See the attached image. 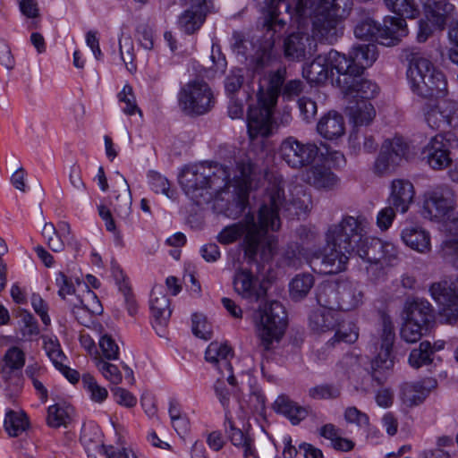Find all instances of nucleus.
Wrapping results in <instances>:
<instances>
[{"label":"nucleus","instance_id":"1","mask_svg":"<svg viewBox=\"0 0 458 458\" xmlns=\"http://www.w3.org/2000/svg\"><path fill=\"white\" fill-rule=\"evenodd\" d=\"M284 188L279 183L272 184L258 214L248 213L235 224L225 226L217 235L222 244H230L244 235L242 247L244 258L249 262H267L277 249V239L268 231H277L281 226L279 212L288 209Z\"/></svg>","mask_w":458,"mask_h":458},{"label":"nucleus","instance_id":"2","mask_svg":"<svg viewBox=\"0 0 458 458\" xmlns=\"http://www.w3.org/2000/svg\"><path fill=\"white\" fill-rule=\"evenodd\" d=\"M252 165L250 162L236 164L233 176L225 165L217 163H199L185 165L178 175L179 184L184 193L197 205L209 202L213 192L219 193L233 182L240 189V195L234 201L235 213H226L227 216L237 217L246 208V192L250 184Z\"/></svg>","mask_w":458,"mask_h":458},{"label":"nucleus","instance_id":"3","mask_svg":"<svg viewBox=\"0 0 458 458\" xmlns=\"http://www.w3.org/2000/svg\"><path fill=\"white\" fill-rule=\"evenodd\" d=\"M352 0H298L300 16H310L313 36L334 44L343 34L342 20L352 9Z\"/></svg>","mask_w":458,"mask_h":458},{"label":"nucleus","instance_id":"4","mask_svg":"<svg viewBox=\"0 0 458 458\" xmlns=\"http://www.w3.org/2000/svg\"><path fill=\"white\" fill-rule=\"evenodd\" d=\"M356 228L352 216L328 227L326 233L327 249L322 256L311 260L314 270L324 275L338 274L346 269L348 261L353 256L352 245L350 243L357 234H352Z\"/></svg>","mask_w":458,"mask_h":458},{"label":"nucleus","instance_id":"5","mask_svg":"<svg viewBox=\"0 0 458 458\" xmlns=\"http://www.w3.org/2000/svg\"><path fill=\"white\" fill-rule=\"evenodd\" d=\"M286 78V69L270 72L259 84L258 103L248 112L247 126L250 139L267 137L274 127L273 113Z\"/></svg>","mask_w":458,"mask_h":458},{"label":"nucleus","instance_id":"6","mask_svg":"<svg viewBox=\"0 0 458 458\" xmlns=\"http://www.w3.org/2000/svg\"><path fill=\"white\" fill-rule=\"evenodd\" d=\"M409 63L407 77L412 91L421 98H438L447 90L444 73L436 68L429 59L414 49L407 50Z\"/></svg>","mask_w":458,"mask_h":458},{"label":"nucleus","instance_id":"7","mask_svg":"<svg viewBox=\"0 0 458 458\" xmlns=\"http://www.w3.org/2000/svg\"><path fill=\"white\" fill-rule=\"evenodd\" d=\"M352 221L356 225L352 234L358 236L354 238V241L351 240L350 242L352 245L353 255L358 256L367 263L379 265L381 267L394 266L398 259L395 246L377 238L367 236L365 229L367 221L364 217L352 216Z\"/></svg>","mask_w":458,"mask_h":458},{"label":"nucleus","instance_id":"8","mask_svg":"<svg viewBox=\"0 0 458 458\" xmlns=\"http://www.w3.org/2000/svg\"><path fill=\"white\" fill-rule=\"evenodd\" d=\"M268 9V15L263 23V36L255 54L257 68H262L268 64L275 56L273 51L276 42V35L280 34L284 29L287 21L281 17L282 12L289 16L290 4L286 0H256Z\"/></svg>","mask_w":458,"mask_h":458},{"label":"nucleus","instance_id":"9","mask_svg":"<svg viewBox=\"0 0 458 458\" xmlns=\"http://www.w3.org/2000/svg\"><path fill=\"white\" fill-rule=\"evenodd\" d=\"M287 325L284 307L276 301L260 306L255 315L256 334L259 345L269 351L274 342H279Z\"/></svg>","mask_w":458,"mask_h":458},{"label":"nucleus","instance_id":"10","mask_svg":"<svg viewBox=\"0 0 458 458\" xmlns=\"http://www.w3.org/2000/svg\"><path fill=\"white\" fill-rule=\"evenodd\" d=\"M179 104L188 114L201 115L208 113L215 106L213 90L202 80L186 83L179 92Z\"/></svg>","mask_w":458,"mask_h":458},{"label":"nucleus","instance_id":"11","mask_svg":"<svg viewBox=\"0 0 458 458\" xmlns=\"http://www.w3.org/2000/svg\"><path fill=\"white\" fill-rule=\"evenodd\" d=\"M414 156L412 148L402 137L386 140L374 163V172L383 176L393 173L403 160Z\"/></svg>","mask_w":458,"mask_h":458},{"label":"nucleus","instance_id":"12","mask_svg":"<svg viewBox=\"0 0 458 458\" xmlns=\"http://www.w3.org/2000/svg\"><path fill=\"white\" fill-rule=\"evenodd\" d=\"M348 68L346 56L335 50H330L327 55H318L310 64L303 67V77L310 84L325 83L329 73L335 70L337 76L344 74Z\"/></svg>","mask_w":458,"mask_h":458},{"label":"nucleus","instance_id":"13","mask_svg":"<svg viewBox=\"0 0 458 458\" xmlns=\"http://www.w3.org/2000/svg\"><path fill=\"white\" fill-rule=\"evenodd\" d=\"M458 147L455 134L448 131L431 138L423 148V159L435 170H442L451 163L450 151Z\"/></svg>","mask_w":458,"mask_h":458},{"label":"nucleus","instance_id":"14","mask_svg":"<svg viewBox=\"0 0 458 458\" xmlns=\"http://www.w3.org/2000/svg\"><path fill=\"white\" fill-rule=\"evenodd\" d=\"M394 337L395 335L392 322L384 319L381 332L378 336L373 339V343L370 346L373 353L376 355L373 361L374 372L372 373V378L377 381L378 385L383 384V381L377 376V369H389L394 364L392 360V349Z\"/></svg>","mask_w":458,"mask_h":458},{"label":"nucleus","instance_id":"15","mask_svg":"<svg viewBox=\"0 0 458 458\" xmlns=\"http://www.w3.org/2000/svg\"><path fill=\"white\" fill-rule=\"evenodd\" d=\"M279 153L290 167L300 169L315 160L318 147L314 143L303 144L293 137H288L282 141Z\"/></svg>","mask_w":458,"mask_h":458},{"label":"nucleus","instance_id":"16","mask_svg":"<svg viewBox=\"0 0 458 458\" xmlns=\"http://www.w3.org/2000/svg\"><path fill=\"white\" fill-rule=\"evenodd\" d=\"M361 75L344 72L336 78V84L341 89L344 98L350 101H369L378 93V86L375 82L362 78Z\"/></svg>","mask_w":458,"mask_h":458},{"label":"nucleus","instance_id":"17","mask_svg":"<svg viewBox=\"0 0 458 458\" xmlns=\"http://www.w3.org/2000/svg\"><path fill=\"white\" fill-rule=\"evenodd\" d=\"M454 205V193L448 187H439L426 194L424 216L430 219L444 217Z\"/></svg>","mask_w":458,"mask_h":458},{"label":"nucleus","instance_id":"18","mask_svg":"<svg viewBox=\"0 0 458 458\" xmlns=\"http://www.w3.org/2000/svg\"><path fill=\"white\" fill-rule=\"evenodd\" d=\"M437 386V381L433 377H425L415 382H405L400 386L399 398L406 407L418 406L425 402Z\"/></svg>","mask_w":458,"mask_h":458},{"label":"nucleus","instance_id":"19","mask_svg":"<svg viewBox=\"0 0 458 458\" xmlns=\"http://www.w3.org/2000/svg\"><path fill=\"white\" fill-rule=\"evenodd\" d=\"M425 118L428 124L434 129L458 128V102L443 99L426 113Z\"/></svg>","mask_w":458,"mask_h":458},{"label":"nucleus","instance_id":"20","mask_svg":"<svg viewBox=\"0 0 458 458\" xmlns=\"http://www.w3.org/2000/svg\"><path fill=\"white\" fill-rule=\"evenodd\" d=\"M316 41L307 32H293L284 39V55L290 61H301L316 51Z\"/></svg>","mask_w":458,"mask_h":458},{"label":"nucleus","instance_id":"21","mask_svg":"<svg viewBox=\"0 0 458 458\" xmlns=\"http://www.w3.org/2000/svg\"><path fill=\"white\" fill-rule=\"evenodd\" d=\"M233 285L237 294L251 302L259 301L266 294V290L260 284L259 278L247 268L236 269Z\"/></svg>","mask_w":458,"mask_h":458},{"label":"nucleus","instance_id":"22","mask_svg":"<svg viewBox=\"0 0 458 458\" xmlns=\"http://www.w3.org/2000/svg\"><path fill=\"white\" fill-rule=\"evenodd\" d=\"M25 363V354L18 347L9 348L4 356V365L2 367V377L6 381H13L8 386L11 388L13 385V389H10L12 392L10 395L17 394L21 388V369Z\"/></svg>","mask_w":458,"mask_h":458},{"label":"nucleus","instance_id":"23","mask_svg":"<svg viewBox=\"0 0 458 458\" xmlns=\"http://www.w3.org/2000/svg\"><path fill=\"white\" fill-rule=\"evenodd\" d=\"M430 294L440 306L439 319L442 323L454 325L458 321V299L450 297L442 283H434L429 288Z\"/></svg>","mask_w":458,"mask_h":458},{"label":"nucleus","instance_id":"24","mask_svg":"<svg viewBox=\"0 0 458 458\" xmlns=\"http://www.w3.org/2000/svg\"><path fill=\"white\" fill-rule=\"evenodd\" d=\"M377 57V46L373 43L359 44L352 47L346 57L348 68L344 72L362 74Z\"/></svg>","mask_w":458,"mask_h":458},{"label":"nucleus","instance_id":"25","mask_svg":"<svg viewBox=\"0 0 458 458\" xmlns=\"http://www.w3.org/2000/svg\"><path fill=\"white\" fill-rule=\"evenodd\" d=\"M232 356V349L227 344L212 342L208 346L205 352V359L208 362L216 365L218 372L226 371L227 383L235 387L237 385L236 378L233 374V368L228 360Z\"/></svg>","mask_w":458,"mask_h":458},{"label":"nucleus","instance_id":"26","mask_svg":"<svg viewBox=\"0 0 458 458\" xmlns=\"http://www.w3.org/2000/svg\"><path fill=\"white\" fill-rule=\"evenodd\" d=\"M414 198V188L411 182L403 179L394 180L391 183L387 205L394 207L397 212L404 214L408 211Z\"/></svg>","mask_w":458,"mask_h":458},{"label":"nucleus","instance_id":"27","mask_svg":"<svg viewBox=\"0 0 458 458\" xmlns=\"http://www.w3.org/2000/svg\"><path fill=\"white\" fill-rule=\"evenodd\" d=\"M404 18L387 16L384 19L383 25L379 24L380 44L386 47L394 46L407 35V24Z\"/></svg>","mask_w":458,"mask_h":458},{"label":"nucleus","instance_id":"28","mask_svg":"<svg viewBox=\"0 0 458 458\" xmlns=\"http://www.w3.org/2000/svg\"><path fill=\"white\" fill-rule=\"evenodd\" d=\"M304 181L318 190L333 191L339 184V178L329 167L322 165H312L306 170Z\"/></svg>","mask_w":458,"mask_h":458},{"label":"nucleus","instance_id":"29","mask_svg":"<svg viewBox=\"0 0 458 458\" xmlns=\"http://www.w3.org/2000/svg\"><path fill=\"white\" fill-rule=\"evenodd\" d=\"M406 319L428 328L434 321V310L431 304L424 299H414L405 305Z\"/></svg>","mask_w":458,"mask_h":458},{"label":"nucleus","instance_id":"30","mask_svg":"<svg viewBox=\"0 0 458 458\" xmlns=\"http://www.w3.org/2000/svg\"><path fill=\"white\" fill-rule=\"evenodd\" d=\"M346 112L355 129L369 125L376 116L374 106L366 100L350 101Z\"/></svg>","mask_w":458,"mask_h":458},{"label":"nucleus","instance_id":"31","mask_svg":"<svg viewBox=\"0 0 458 458\" xmlns=\"http://www.w3.org/2000/svg\"><path fill=\"white\" fill-rule=\"evenodd\" d=\"M273 409L289 419L293 425H298L309 414L307 407L299 405L285 394H281L276 399Z\"/></svg>","mask_w":458,"mask_h":458},{"label":"nucleus","instance_id":"32","mask_svg":"<svg viewBox=\"0 0 458 458\" xmlns=\"http://www.w3.org/2000/svg\"><path fill=\"white\" fill-rule=\"evenodd\" d=\"M150 310L155 321L160 325H166L171 317L170 300L165 294L163 286H155L151 292Z\"/></svg>","mask_w":458,"mask_h":458},{"label":"nucleus","instance_id":"33","mask_svg":"<svg viewBox=\"0 0 458 458\" xmlns=\"http://www.w3.org/2000/svg\"><path fill=\"white\" fill-rule=\"evenodd\" d=\"M424 8L427 20L440 30L445 28L447 18L454 11V5L447 0H428Z\"/></svg>","mask_w":458,"mask_h":458},{"label":"nucleus","instance_id":"34","mask_svg":"<svg viewBox=\"0 0 458 458\" xmlns=\"http://www.w3.org/2000/svg\"><path fill=\"white\" fill-rule=\"evenodd\" d=\"M339 310H351L359 306L362 292L357 283L350 280L338 281Z\"/></svg>","mask_w":458,"mask_h":458},{"label":"nucleus","instance_id":"35","mask_svg":"<svg viewBox=\"0 0 458 458\" xmlns=\"http://www.w3.org/2000/svg\"><path fill=\"white\" fill-rule=\"evenodd\" d=\"M344 121L341 114L335 111L328 112L319 120L317 130L327 140H335L344 133Z\"/></svg>","mask_w":458,"mask_h":458},{"label":"nucleus","instance_id":"36","mask_svg":"<svg viewBox=\"0 0 458 458\" xmlns=\"http://www.w3.org/2000/svg\"><path fill=\"white\" fill-rule=\"evenodd\" d=\"M403 242L411 249L425 253L430 250L429 233L418 225H409L402 232Z\"/></svg>","mask_w":458,"mask_h":458},{"label":"nucleus","instance_id":"37","mask_svg":"<svg viewBox=\"0 0 458 458\" xmlns=\"http://www.w3.org/2000/svg\"><path fill=\"white\" fill-rule=\"evenodd\" d=\"M225 428L232 444L242 449L244 458L250 456L257 458L253 446V439L249 434L243 433L241 429L235 428L233 422L229 419H226L225 422Z\"/></svg>","mask_w":458,"mask_h":458},{"label":"nucleus","instance_id":"38","mask_svg":"<svg viewBox=\"0 0 458 458\" xmlns=\"http://www.w3.org/2000/svg\"><path fill=\"white\" fill-rule=\"evenodd\" d=\"M339 321L336 311L318 309L310 316V327L316 333H326L335 330Z\"/></svg>","mask_w":458,"mask_h":458},{"label":"nucleus","instance_id":"39","mask_svg":"<svg viewBox=\"0 0 458 458\" xmlns=\"http://www.w3.org/2000/svg\"><path fill=\"white\" fill-rule=\"evenodd\" d=\"M318 303L321 309L336 311L339 310L338 281L326 283L318 286L317 293Z\"/></svg>","mask_w":458,"mask_h":458},{"label":"nucleus","instance_id":"40","mask_svg":"<svg viewBox=\"0 0 458 458\" xmlns=\"http://www.w3.org/2000/svg\"><path fill=\"white\" fill-rule=\"evenodd\" d=\"M349 147L355 154L360 151L373 153L377 149L378 145L372 134L354 129L349 136Z\"/></svg>","mask_w":458,"mask_h":458},{"label":"nucleus","instance_id":"41","mask_svg":"<svg viewBox=\"0 0 458 458\" xmlns=\"http://www.w3.org/2000/svg\"><path fill=\"white\" fill-rule=\"evenodd\" d=\"M116 174L120 177L122 182L121 192L115 196V202L111 204L114 207V210L116 215L119 217L125 219L131 213V194L130 186L124 176L119 172H116Z\"/></svg>","mask_w":458,"mask_h":458},{"label":"nucleus","instance_id":"42","mask_svg":"<svg viewBox=\"0 0 458 458\" xmlns=\"http://www.w3.org/2000/svg\"><path fill=\"white\" fill-rule=\"evenodd\" d=\"M314 285V277L308 273L298 274L289 284L290 296L293 301L304 299Z\"/></svg>","mask_w":458,"mask_h":458},{"label":"nucleus","instance_id":"43","mask_svg":"<svg viewBox=\"0 0 458 458\" xmlns=\"http://www.w3.org/2000/svg\"><path fill=\"white\" fill-rule=\"evenodd\" d=\"M205 20L203 13L188 8L179 16L177 23L181 30L190 35L199 30Z\"/></svg>","mask_w":458,"mask_h":458},{"label":"nucleus","instance_id":"44","mask_svg":"<svg viewBox=\"0 0 458 458\" xmlns=\"http://www.w3.org/2000/svg\"><path fill=\"white\" fill-rule=\"evenodd\" d=\"M335 334L327 344L334 346L337 343L352 344L357 341L359 337V330L357 326L352 322H344L342 324L337 322Z\"/></svg>","mask_w":458,"mask_h":458},{"label":"nucleus","instance_id":"45","mask_svg":"<svg viewBox=\"0 0 458 458\" xmlns=\"http://www.w3.org/2000/svg\"><path fill=\"white\" fill-rule=\"evenodd\" d=\"M28 426L29 422L25 413H17L13 411L6 413L4 428L9 436L18 437L21 432L26 430Z\"/></svg>","mask_w":458,"mask_h":458},{"label":"nucleus","instance_id":"46","mask_svg":"<svg viewBox=\"0 0 458 458\" xmlns=\"http://www.w3.org/2000/svg\"><path fill=\"white\" fill-rule=\"evenodd\" d=\"M433 350L428 341H423L420 344L419 348L413 349L409 356V363L411 367L419 369L424 365L430 364L432 361L431 355Z\"/></svg>","mask_w":458,"mask_h":458},{"label":"nucleus","instance_id":"47","mask_svg":"<svg viewBox=\"0 0 458 458\" xmlns=\"http://www.w3.org/2000/svg\"><path fill=\"white\" fill-rule=\"evenodd\" d=\"M379 24L369 17L360 21L354 29L356 38L365 40L379 41Z\"/></svg>","mask_w":458,"mask_h":458},{"label":"nucleus","instance_id":"48","mask_svg":"<svg viewBox=\"0 0 458 458\" xmlns=\"http://www.w3.org/2000/svg\"><path fill=\"white\" fill-rule=\"evenodd\" d=\"M386 7L398 16L415 18L419 13L414 0H384Z\"/></svg>","mask_w":458,"mask_h":458},{"label":"nucleus","instance_id":"49","mask_svg":"<svg viewBox=\"0 0 458 458\" xmlns=\"http://www.w3.org/2000/svg\"><path fill=\"white\" fill-rule=\"evenodd\" d=\"M81 382L93 402L103 403L107 398V390L101 386L90 374H84Z\"/></svg>","mask_w":458,"mask_h":458},{"label":"nucleus","instance_id":"50","mask_svg":"<svg viewBox=\"0 0 458 458\" xmlns=\"http://www.w3.org/2000/svg\"><path fill=\"white\" fill-rule=\"evenodd\" d=\"M42 235L46 239L48 248L54 252H61L64 250L65 244L63 237L53 223H45L42 229Z\"/></svg>","mask_w":458,"mask_h":458},{"label":"nucleus","instance_id":"51","mask_svg":"<svg viewBox=\"0 0 458 458\" xmlns=\"http://www.w3.org/2000/svg\"><path fill=\"white\" fill-rule=\"evenodd\" d=\"M119 50L123 62L126 65L129 72L136 70L134 64V46L133 41L130 36H122L119 38Z\"/></svg>","mask_w":458,"mask_h":458},{"label":"nucleus","instance_id":"52","mask_svg":"<svg viewBox=\"0 0 458 458\" xmlns=\"http://www.w3.org/2000/svg\"><path fill=\"white\" fill-rule=\"evenodd\" d=\"M428 327L406 319L402 329L401 337L409 344L418 342L423 335V331L427 332Z\"/></svg>","mask_w":458,"mask_h":458},{"label":"nucleus","instance_id":"53","mask_svg":"<svg viewBox=\"0 0 458 458\" xmlns=\"http://www.w3.org/2000/svg\"><path fill=\"white\" fill-rule=\"evenodd\" d=\"M70 420V414L67 408L59 404L52 405L48 408L47 424L52 428L65 426Z\"/></svg>","mask_w":458,"mask_h":458},{"label":"nucleus","instance_id":"54","mask_svg":"<svg viewBox=\"0 0 458 458\" xmlns=\"http://www.w3.org/2000/svg\"><path fill=\"white\" fill-rule=\"evenodd\" d=\"M96 366L104 377L112 384L118 385L122 382L123 376L117 366L106 361L102 357L96 359Z\"/></svg>","mask_w":458,"mask_h":458},{"label":"nucleus","instance_id":"55","mask_svg":"<svg viewBox=\"0 0 458 458\" xmlns=\"http://www.w3.org/2000/svg\"><path fill=\"white\" fill-rule=\"evenodd\" d=\"M120 102L125 104L123 108L124 114L132 115L135 113L141 114L140 109L138 107L132 88L130 85H125L123 90L118 94Z\"/></svg>","mask_w":458,"mask_h":458},{"label":"nucleus","instance_id":"56","mask_svg":"<svg viewBox=\"0 0 458 458\" xmlns=\"http://www.w3.org/2000/svg\"><path fill=\"white\" fill-rule=\"evenodd\" d=\"M244 82V74L242 69H233L225 81V92L229 97L240 90Z\"/></svg>","mask_w":458,"mask_h":458},{"label":"nucleus","instance_id":"57","mask_svg":"<svg viewBox=\"0 0 458 458\" xmlns=\"http://www.w3.org/2000/svg\"><path fill=\"white\" fill-rule=\"evenodd\" d=\"M309 395L312 399H335L340 395V389L332 385H319L310 388Z\"/></svg>","mask_w":458,"mask_h":458},{"label":"nucleus","instance_id":"58","mask_svg":"<svg viewBox=\"0 0 458 458\" xmlns=\"http://www.w3.org/2000/svg\"><path fill=\"white\" fill-rule=\"evenodd\" d=\"M148 178L151 188L155 192L162 193L168 198L173 197V192L170 191V183L165 177L157 172L151 171L148 174Z\"/></svg>","mask_w":458,"mask_h":458},{"label":"nucleus","instance_id":"59","mask_svg":"<svg viewBox=\"0 0 458 458\" xmlns=\"http://www.w3.org/2000/svg\"><path fill=\"white\" fill-rule=\"evenodd\" d=\"M99 347L103 357L106 360H117L119 356V347L114 340L109 335H104L99 339Z\"/></svg>","mask_w":458,"mask_h":458},{"label":"nucleus","instance_id":"60","mask_svg":"<svg viewBox=\"0 0 458 458\" xmlns=\"http://www.w3.org/2000/svg\"><path fill=\"white\" fill-rule=\"evenodd\" d=\"M440 255L444 259L458 268V240L443 242Z\"/></svg>","mask_w":458,"mask_h":458},{"label":"nucleus","instance_id":"61","mask_svg":"<svg viewBox=\"0 0 458 458\" xmlns=\"http://www.w3.org/2000/svg\"><path fill=\"white\" fill-rule=\"evenodd\" d=\"M192 332L201 339L208 340L211 337L210 326L206 318L201 314H194L192 316Z\"/></svg>","mask_w":458,"mask_h":458},{"label":"nucleus","instance_id":"62","mask_svg":"<svg viewBox=\"0 0 458 458\" xmlns=\"http://www.w3.org/2000/svg\"><path fill=\"white\" fill-rule=\"evenodd\" d=\"M21 331L24 337L37 335L39 333L38 322L29 312H21L20 315Z\"/></svg>","mask_w":458,"mask_h":458},{"label":"nucleus","instance_id":"63","mask_svg":"<svg viewBox=\"0 0 458 458\" xmlns=\"http://www.w3.org/2000/svg\"><path fill=\"white\" fill-rule=\"evenodd\" d=\"M298 107L302 119L307 123L311 122L317 114V104L311 98L302 97L298 100Z\"/></svg>","mask_w":458,"mask_h":458},{"label":"nucleus","instance_id":"64","mask_svg":"<svg viewBox=\"0 0 458 458\" xmlns=\"http://www.w3.org/2000/svg\"><path fill=\"white\" fill-rule=\"evenodd\" d=\"M137 38L140 46L151 50L154 47V31L153 29L147 24H140L137 28Z\"/></svg>","mask_w":458,"mask_h":458}]
</instances>
